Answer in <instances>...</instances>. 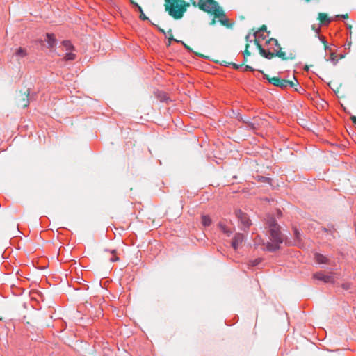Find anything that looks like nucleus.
<instances>
[{
	"label": "nucleus",
	"instance_id": "obj_8",
	"mask_svg": "<svg viewBox=\"0 0 356 356\" xmlns=\"http://www.w3.org/2000/svg\"><path fill=\"white\" fill-rule=\"evenodd\" d=\"M313 278L323 282L324 283H334V277L333 273L325 275L323 272H317L313 274Z\"/></svg>",
	"mask_w": 356,
	"mask_h": 356
},
{
	"label": "nucleus",
	"instance_id": "obj_27",
	"mask_svg": "<svg viewBox=\"0 0 356 356\" xmlns=\"http://www.w3.org/2000/svg\"><path fill=\"white\" fill-rule=\"evenodd\" d=\"M29 104V100L28 99H24V102L21 104V106L22 107L25 108V107L28 106Z\"/></svg>",
	"mask_w": 356,
	"mask_h": 356
},
{
	"label": "nucleus",
	"instance_id": "obj_12",
	"mask_svg": "<svg viewBox=\"0 0 356 356\" xmlns=\"http://www.w3.org/2000/svg\"><path fill=\"white\" fill-rule=\"evenodd\" d=\"M46 42L47 43L48 48H53L56 46V39L54 34L47 33Z\"/></svg>",
	"mask_w": 356,
	"mask_h": 356
},
{
	"label": "nucleus",
	"instance_id": "obj_21",
	"mask_svg": "<svg viewBox=\"0 0 356 356\" xmlns=\"http://www.w3.org/2000/svg\"><path fill=\"white\" fill-rule=\"evenodd\" d=\"M111 253L113 255L112 257L109 259L110 261L111 262H115L119 260V257L115 256L116 254V250H113L111 251Z\"/></svg>",
	"mask_w": 356,
	"mask_h": 356
},
{
	"label": "nucleus",
	"instance_id": "obj_16",
	"mask_svg": "<svg viewBox=\"0 0 356 356\" xmlns=\"http://www.w3.org/2000/svg\"><path fill=\"white\" fill-rule=\"evenodd\" d=\"M202 223L205 227L209 226L211 223V220L208 216H202Z\"/></svg>",
	"mask_w": 356,
	"mask_h": 356
},
{
	"label": "nucleus",
	"instance_id": "obj_18",
	"mask_svg": "<svg viewBox=\"0 0 356 356\" xmlns=\"http://www.w3.org/2000/svg\"><path fill=\"white\" fill-rule=\"evenodd\" d=\"M135 6L137 7L138 10L140 12V19L142 20H147L148 17L144 14L142 8L138 5L137 3H135Z\"/></svg>",
	"mask_w": 356,
	"mask_h": 356
},
{
	"label": "nucleus",
	"instance_id": "obj_13",
	"mask_svg": "<svg viewBox=\"0 0 356 356\" xmlns=\"http://www.w3.org/2000/svg\"><path fill=\"white\" fill-rule=\"evenodd\" d=\"M318 19L323 24H328L331 22L332 19L326 13H320L318 14Z\"/></svg>",
	"mask_w": 356,
	"mask_h": 356
},
{
	"label": "nucleus",
	"instance_id": "obj_14",
	"mask_svg": "<svg viewBox=\"0 0 356 356\" xmlns=\"http://www.w3.org/2000/svg\"><path fill=\"white\" fill-rule=\"evenodd\" d=\"M28 54L27 51L25 48L19 47L16 49L14 56L18 58H24Z\"/></svg>",
	"mask_w": 356,
	"mask_h": 356
},
{
	"label": "nucleus",
	"instance_id": "obj_29",
	"mask_svg": "<svg viewBox=\"0 0 356 356\" xmlns=\"http://www.w3.org/2000/svg\"><path fill=\"white\" fill-rule=\"evenodd\" d=\"M250 33H248L246 37H245V40L248 42H251L252 40L250 39Z\"/></svg>",
	"mask_w": 356,
	"mask_h": 356
},
{
	"label": "nucleus",
	"instance_id": "obj_6",
	"mask_svg": "<svg viewBox=\"0 0 356 356\" xmlns=\"http://www.w3.org/2000/svg\"><path fill=\"white\" fill-rule=\"evenodd\" d=\"M268 80L269 83L282 89H285L288 87L293 88L295 86V83L293 81L285 80L277 76L268 78Z\"/></svg>",
	"mask_w": 356,
	"mask_h": 356
},
{
	"label": "nucleus",
	"instance_id": "obj_17",
	"mask_svg": "<svg viewBox=\"0 0 356 356\" xmlns=\"http://www.w3.org/2000/svg\"><path fill=\"white\" fill-rule=\"evenodd\" d=\"M62 44L66 51H72L74 49V47L69 40L63 41Z\"/></svg>",
	"mask_w": 356,
	"mask_h": 356
},
{
	"label": "nucleus",
	"instance_id": "obj_4",
	"mask_svg": "<svg viewBox=\"0 0 356 356\" xmlns=\"http://www.w3.org/2000/svg\"><path fill=\"white\" fill-rule=\"evenodd\" d=\"M266 27L265 26H264L263 28L260 29L259 30L255 31L254 33H253V36L254 37V43L256 44V45L257 46L258 49H259V53L261 56H263L264 58H267V59H272L273 57L275 56V54H274L275 53V47L274 46H270L271 48L273 49L272 51H266V49H264L261 45L259 44V41L258 40V38L260 37V35H261V33L263 31H266Z\"/></svg>",
	"mask_w": 356,
	"mask_h": 356
},
{
	"label": "nucleus",
	"instance_id": "obj_22",
	"mask_svg": "<svg viewBox=\"0 0 356 356\" xmlns=\"http://www.w3.org/2000/svg\"><path fill=\"white\" fill-rule=\"evenodd\" d=\"M261 259L258 258V259H253V260H250L249 261V266H257L259 264H260L261 262Z\"/></svg>",
	"mask_w": 356,
	"mask_h": 356
},
{
	"label": "nucleus",
	"instance_id": "obj_30",
	"mask_svg": "<svg viewBox=\"0 0 356 356\" xmlns=\"http://www.w3.org/2000/svg\"><path fill=\"white\" fill-rule=\"evenodd\" d=\"M351 120L353 123L356 124V117L355 116H352Z\"/></svg>",
	"mask_w": 356,
	"mask_h": 356
},
{
	"label": "nucleus",
	"instance_id": "obj_1",
	"mask_svg": "<svg viewBox=\"0 0 356 356\" xmlns=\"http://www.w3.org/2000/svg\"><path fill=\"white\" fill-rule=\"evenodd\" d=\"M192 4L200 10L213 15L224 26H229V20L224 10L215 0H191Z\"/></svg>",
	"mask_w": 356,
	"mask_h": 356
},
{
	"label": "nucleus",
	"instance_id": "obj_20",
	"mask_svg": "<svg viewBox=\"0 0 356 356\" xmlns=\"http://www.w3.org/2000/svg\"><path fill=\"white\" fill-rule=\"evenodd\" d=\"M168 45H170L172 41H175L177 42H179V40H177L173 38V37H172V32L171 30H169L168 31Z\"/></svg>",
	"mask_w": 356,
	"mask_h": 356
},
{
	"label": "nucleus",
	"instance_id": "obj_2",
	"mask_svg": "<svg viewBox=\"0 0 356 356\" xmlns=\"http://www.w3.org/2000/svg\"><path fill=\"white\" fill-rule=\"evenodd\" d=\"M266 228L269 229L270 242L266 243V249L270 252L277 250L283 243V235L280 232V227L275 219L268 215L265 218Z\"/></svg>",
	"mask_w": 356,
	"mask_h": 356
},
{
	"label": "nucleus",
	"instance_id": "obj_9",
	"mask_svg": "<svg viewBox=\"0 0 356 356\" xmlns=\"http://www.w3.org/2000/svg\"><path fill=\"white\" fill-rule=\"evenodd\" d=\"M244 240V236L243 234L237 233L234 235L232 241V247L236 250L238 249L239 245L243 243Z\"/></svg>",
	"mask_w": 356,
	"mask_h": 356
},
{
	"label": "nucleus",
	"instance_id": "obj_36",
	"mask_svg": "<svg viewBox=\"0 0 356 356\" xmlns=\"http://www.w3.org/2000/svg\"><path fill=\"white\" fill-rule=\"evenodd\" d=\"M341 17L346 18L347 17L346 15H341Z\"/></svg>",
	"mask_w": 356,
	"mask_h": 356
},
{
	"label": "nucleus",
	"instance_id": "obj_23",
	"mask_svg": "<svg viewBox=\"0 0 356 356\" xmlns=\"http://www.w3.org/2000/svg\"><path fill=\"white\" fill-rule=\"evenodd\" d=\"M329 60L331 62H332L334 63V65H335L337 63V61H338L337 56V55L334 53H331L330 54Z\"/></svg>",
	"mask_w": 356,
	"mask_h": 356
},
{
	"label": "nucleus",
	"instance_id": "obj_25",
	"mask_svg": "<svg viewBox=\"0 0 356 356\" xmlns=\"http://www.w3.org/2000/svg\"><path fill=\"white\" fill-rule=\"evenodd\" d=\"M248 48H249V44H246V47H245V51H243V56H244V58H245L247 56H249L250 55V52L248 51Z\"/></svg>",
	"mask_w": 356,
	"mask_h": 356
},
{
	"label": "nucleus",
	"instance_id": "obj_10",
	"mask_svg": "<svg viewBox=\"0 0 356 356\" xmlns=\"http://www.w3.org/2000/svg\"><path fill=\"white\" fill-rule=\"evenodd\" d=\"M246 124V127L252 131L257 130L259 128V122L258 120H254L253 122H245Z\"/></svg>",
	"mask_w": 356,
	"mask_h": 356
},
{
	"label": "nucleus",
	"instance_id": "obj_24",
	"mask_svg": "<svg viewBox=\"0 0 356 356\" xmlns=\"http://www.w3.org/2000/svg\"><path fill=\"white\" fill-rule=\"evenodd\" d=\"M294 235H295L296 239L298 241H300V233L296 228L294 229Z\"/></svg>",
	"mask_w": 356,
	"mask_h": 356
},
{
	"label": "nucleus",
	"instance_id": "obj_5",
	"mask_svg": "<svg viewBox=\"0 0 356 356\" xmlns=\"http://www.w3.org/2000/svg\"><path fill=\"white\" fill-rule=\"evenodd\" d=\"M267 42L269 46L275 47V53L274 54H275V56H277L284 60H293L295 58V56L293 53L286 54V52L282 51V48L276 39L270 38Z\"/></svg>",
	"mask_w": 356,
	"mask_h": 356
},
{
	"label": "nucleus",
	"instance_id": "obj_11",
	"mask_svg": "<svg viewBox=\"0 0 356 356\" xmlns=\"http://www.w3.org/2000/svg\"><path fill=\"white\" fill-rule=\"evenodd\" d=\"M314 259H315V261H316V263H318L319 264L329 263L328 259L325 256H324L321 254H319V253H316L314 254Z\"/></svg>",
	"mask_w": 356,
	"mask_h": 356
},
{
	"label": "nucleus",
	"instance_id": "obj_35",
	"mask_svg": "<svg viewBox=\"0 0 356 356\" xmlns=\"http://www.w3.org/2000/svg\"><path fill=\"white\" fill-rule=\"evenodd\" d=\"M160 31H161L162 33H165V32H164V31H163V30L160 29Z\"/></svg>",
	"mask_w": 356,
	"mask_h": 356
},
{
	"label": "nucleus",
	"instance_id": "obj_26",
	"mask_svg": "<svg viewBox=\"0 0 356 356\" xmlns=\"http://www.w3.org/2000/svg\"><path fill=\"white\" fill-rule=\"evenodd\" d=\"M231 65H232V67L235 70H239L242 67L241 65L234 63H232Z\"/></svg>",
	"mask_w": 356,
	"mask_h": 356
},
{
	"label": "nucleus",
	"instance_id": "obj_15",
	"mask_svg": "<svg viewBox=\"0 0 356 356\" xmlns=\"http://www.w3.org/2000/svg\"><path fill=\"white\" fill-rule=\"evenodd\" d=\"M218 227L222 232L227 234L228 236L232 234V231L222 222L218 223Z\"/></svg>",
	"mask_w": 356,
	"mask_h": 356
},
{
	"label": "nucleus",
	"instance_id": "obj_28",
	"mask_svg": "<svg viewBox=\"0 0 356 356\" xmlns=\"http://www.w3.org/2000/svg\"><path fill=\"white\" fill-rule=\"evenodd\" d=\"M243 70L244 71H254V69L250 65H245Z\"/></svg>",
	"mask_w": 356,
	"mask_h": 356
},
{
	"label": "nucleus",
	"instance_id": "obj_34",
	"mask_svg": "<svg viewBox=\"0 0 356 356\" xmlns=\"http://www.w3.org/2000/svg\"><path fill=\"white\" fill-rule=\"evenodd\" d=\"M305 70L308 71L309 70V67L307 66L305 67Z\"/></svg>",
	"mask_w": 356,
	"mask_h": 356
},
{
	"label": "nucleus",
	"instance_id": "obj_32",
	"mask_svg": "<svg viewBox=\"0 0 356 356\" xmlns=\"http://www.w3.org/2000/svg\"><path fill=\"white\" fill-rule=\"evenodd\" d=\"M295 90L299 92H300V90H303L302 87L300 86V89L298 88H295Z\"/></svg>",
	"mask_w": 356,
	"mask_h": 356
},
{
	"label": "nucleus",
	"instance_id": "obj_19",
	"mask_svg": "<svg viewBox=\"0 0 356 356\" xmlns=\"http://www.w3.org/2000/svg\"><path fill=\"white\" fill-rule=\"evenodd\" d=\"M70 52L68 53H66L65 56V59L66 60H73L75 59V54H73L72 52H71L70 51H69Z\"/></svg>",
	"mask_w": 356,
	"mask_h": 356
},
{
	"label": "nucleus",
	"instance_id": "obj_3",
	"mask_svg": "<svg viewBox=\"0 0 356 356\" xmlns=\"http://www.w3.org/2000/svg\"><path fill=\"white\" fill-rule=\"evenodd\" d=\"M185 6V1L182 0H165V10L175 19H179L183 16L186 11Z\"/></svg>",
	"mask_w": 356,
	"mask_h": 356
},
{
	"label": "nucleus",
	"instance_id": "obj_7",
	"mask_svg": "<svg viewBox=\"0 0 356 356\" xmlns=\"http://www.w3.org/2000/svg\"><path fill=\"white\" fill-rule=\"evenodd\" d=\"M236 216L241 222L242 229H245L246 228H248L251 225L252 223L248 216L245 213L243 212L241 210H237L236 211Z\"/></svg>",
	"mask_w": 356,
	"mask_h": 356
},
{
	"label": "nucleus",
	"instance_id": "obj_31",
	"mask_svg": "<svg viewBox=\"0 0 356 356\" xmlns=\"http://www.w3.org/2000/svg\"><path fill=\"white\" fill-rule=\"evenodd\" d=\"M215 24H216V17H214V18L211 20L210 24L214 25Z\"/></svg>",
	"mask_w": 356,
	"mask_h": 356
},
{
	"label": "nucleus",
	"instance_id": "obj_33",
	"mask_svg": "<svg viewBox=\"0 0 356 356\" xmlns=\"http://www.w3.org/2000/svg\"><path fill=\"white\" fill-rule=\"evenodd\" d=\"M293 80H294L296 82H297V83H298V81H297V80H296V79L295 76H293Z\"/></svg>",
	"mask_w": 356,
	"mask_h": 356
}]
</instances>
